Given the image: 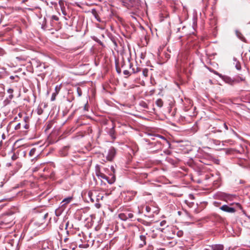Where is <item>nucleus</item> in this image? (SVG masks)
Wrapping results in <instances>:
<instances>
[{"mask_svg": "<svg viewBox=\"0 0 250 250\" xmlns=\"http://www.w3.org/2000/svg\"><path fill=\"white\" fill-rule=\"evenodd\" d=\"M96 175L98 177H100L106 180L109 183V182L108 181V178L104 173H102L99 171L96 172ZM110 184H111V183H110Z\"/></svg>", "mask_w": 250, "mask_h": 250, "instance_id": "13", "label": "nucleus"}, {"mask_svg": "<svg viewBox=\"0 0 250 250\" xmlns=\"http://www.w3.org/2000/svg\"><path fill=\"white\" fill-rule=\"evenodd\" d=\"M220 209L222 211L228 213H234L236 211L235 208L229 206L227 205H224L221 207Z\"/></svg>", "mask_w": 250, "mask_h": 250, "instance_id": "8", "label": "nucleus"}, {"mask_svg": "<svg viewBox=\"0 0 250 250\" xmlns=\"http://www.w3.org/2000/svg\"><path fill=\"white\" fill-rule=\"evenodd\" d=\"M55 93L58 94L60 90V85H56L55 88Z\"/></svg>", "mask_w": 250, "mask_h": 250, "instance_id": "21", "label": "nucleus"}, {"mask_svg": "<svg viewBox=\"0 0 250 250\" xmlns=\"http://www.w3.org/2000/svg\"><path fill=\"white\" fill-rule=\"evenodd\" d=\"M116 154V150L114 147H111L108 149L106 155V159L108 161H112L115 157Z\"/></svg>", "mask_w": 250, "mask_h": 250, "instance_id": "6", "label": "nucleus"}, {"mask_svg": "<svg viewBox=\"0 0 250 250\" xmlns=\"http://www.w3.org/2000/svg\"><path fill=\"white\" fill-rule=\"evenodd\" d=\"M67 239H68L67 238H65V239H64V242H67Z\"/></svg>", "mask_w": 250, "mask_h": 250, "instance_id": "50", "label": "nucleus"}, {"mask_svg": "<svg viewBox=\"0 0 250 250\" xmlns=\"http://www.w3.org/2000/svg\"><path fill=\"white\" fill-rule=\"evenodd\" d=\"M14 219V213L12 211L3 214L0 217V225L5 227H10L15 223Z\"/></svg>", "mask_w": 250, "mask_h": 250, "instance_id": "2", "label": "nucleus"}, {"mask_svg": "<svg viewBox=\"0 0 250 250\" xmlns=\"http://www.w3.org/2000/svg\"><path fill=\"white\" fill-rule=\"evenodd\" d=\"M223 126L226 130H228V129H229L228 126L225 123H224L223 124Z\"/></svg>", "mask_w": 250, "mask_h": 250, "instance_id": "36", "label": "nucleus"}, {"mask_svg": "<svg viewBox=\"0 0 250 250\" xmlns=\"http://www.w3.org/2000/svg\"><path fill=\"white\" fill-rule=\"evenodd\" d=\"M26 120H28V118L27 117H25L24 118L23 123L22 124L24 128L26 129L29 128V125L27 123Z\"/></svg>", "mask_w": 250, "mask_h": 250, "instance_id": "15", "label": "nucleus"}, {"mask_svg": "<svg viewBox=\"0 0 250 250\" xmlns=\"http://www.w3.org/2000/svg\"><path fill=\"white\" fill-rule=\"evenodd\" d=\"M7 92L9 94H13V90L11 88H9L7 90Z\"/></svg>", "mask_w": 250, "mask_h": 250, "instance_id": "32", "label": "nucleus"}, {"mask_svg": "<svg viewBox=\"0 0 250 250\" xmlns=\"http://www.w3.org/2000/svg\"><path fill=\"white\" fill-rule=\"evenodd\" d=\"M36 151H37L36 148H32L29 152V156L30 157H34L35 158L37 157L39 155V154L36 153Z\"/></svg>", "mask_w": 250, "mask_h": 250, "instance_id": "12", "label": "nucleus"}, {"mask_svg": "<svg viewBox=\"0 0 250 250\" xmlns=\"http://www.w3.org/2000/svg\"><path fill=\"white\" fill-rule=\"evenodd\" d=\"M71 200H72V197H68V198H66L64 199L62 202V203H63V204L62 205V206L64 205L65 204L70 203V201H71Z\"/></svg>", "mask_w": 250, "mask_h": 250, "instance_id": "17", "label": "nucleus"}, {"mask_svg": "<svg viewBox=\"0 0 250 250\" xmlns=\"http://www.w3.org/2000/svg\"><path fill=\"white\" fill-rule=\"evenodd\" d=\"M240 80L241 81H244V79H243V78H240Z\"/></svg>", "mask_w": 250, "mask_h": 250, "instance_id": "49", "label": "nucleus"}, {"mask_svg": "<svg viewBox=\"0 0 250 250\" xmlns=\"http://www.w3.org/2000/svg\"><path fill=\"white\" fill-rule=\"evenodd\" d=\"M146 234H141L139 236V239L138 240V243L140 248H142L146 244Z\"/></svg>", "mask_w": 250, "mask_h": 250, "instance_id": "7", "label": "nucleus"}, {"mask_svg": "<svg viewBox=\"0 0 250 250\" xmlns=\"http://www.w3.org/2000/svg\"><path fill=\"white\" fill-rule=\"evenodd\" d=\"M139 105L143 107V108H148V105L144 101H141L140 103H139Z\"/></svg>", "mask_w": 250, "mask_h": 250, "instance_id": "18", "label": "nucleus"}, {"mask_svg": "<svg viewBox=\"0 0 250 250\" xmlns=\"http://www.w3.org/2000/svg\"><path fill=\"white\" fill-rule=\"evenodd\" d=\"M84 109L85 110H87V108H86V104L85 105V106H84Z\"/></svg>", "mask_w": 250, "mask_h": 250, "instance_id": "46", "label": "nucleus"}, {"mask_svg": "<svg viewBox=\"0 0 250 250\" xmlns=\"http://www.w3.org/2000/svg\"><path fill=\"white\" fill-rule=\"evenodd\" d=\"M114 128L113 127L110 131V134L111 136H113V135L114 134Z\"/></svg>", "mask_w": 250, "mask_h": 250, "instance_id": "33", "label": "nucleus"}, {"mask_svg": "<svg viewBox=\"0 0 250 250\" xmlns=\"http://www.w3.org/2000/svg\"><path fill=\"white\" fill-rule=\"evenodd\" d=\"M105 194L106 196H107L110 194V193H105Z\"/></svg>", "mask_w": 250, "mask_h": 250, "instance_id": "47", "label": "nucleus"}, {"mask_svg": "<svg viewBox=\"0 0 250 250\" xmlns=\"http://www.w3.org/2000/svg\"><path fill=\"white\" fill-rule=\"evenodd\" d=\"M166 160L167 162H168L169 163H173V160L172 159H171L170 158H169V157H167L166 158Z\"/></svg>", "mask_w": 250, "mask_h": 250, "instance_id": "31", "label": "nucleus"}, {"mask_svg": "<svg viewBox=\"0 0 250 250\" xmlns=\"http://www.w3.org/2000/svg\"><path fill=\"white\" fill-rule=\"evenodd\" d=\"M13 98V94H9V98L11 100Z\"/></svg>", "mask_w": 250, "mask_h": 250, "instance_id": "44", "label": "nucleus"}, {"mask_svg": "<svg viewBox=\"0 0 250 250\" xmlns=\"http://www.w3.org/2000/svg\"><path fill=\"white\" fill-rule=\"evenodd\" d=\"M146 210L147 213H149L151 211V208L148 206L146 207Z\"/></svg>", "mask_w": 250, "mask_h": 250, "instance_id": "27", "label": "nucleus"}, {"mask_svg": "<svg viewBox=\"0 0 250 250\" xmlns=\"http://www.w3.org/2000/svg\"><path fill=\"white\" fill-rule=\"evenodd\" d=\"M166 221H162V222L160 223V225H161V226H164V225L166 224Z\"/></svg>", "mask_w": 250, "mask_h": 250, "instance_id": "39", "label": "nucleus"}, {"mask_svg": "<svg viewBox=\"0 0 250 250\" xmlns=\"http://www.w3.org/2000/svg\"><path fill=\"white\" fill-rule=\"evenodd\" d=\"M135 0H129V2H125L124 0L122 1V5L123 6L129 9L132 8L134 6V4L132 3V1H134Z\"/></svg>", "mask_w": 250, "mask_h": 250, "instance_id": "9", "label": "nucleus"}, {"mask_svg": "<svg viewBox=\"0 0 250 250\" xmlns=\"http://www.w3.org/2000/svg\"><path fill=\"white\" fill-rule=\"evenodd\" d=\"M185 202H186V203L188 205V207H189L190 208L192 207V206H193V204H194V203H193V202H188V201H187V200H186V201H185Z\"/></svg>", "mask_w": 250, "mask_h": 250, "instance_id": "22", "label": "nucleus"}, {"mask_svg": "<svg viewBox=\"0 0 250 250\" xmlns=\"http://www.w3.org/2000/svg\"><path fill=\"white\" fill-rule=\"evenodd\" d=\"M58 245L50 240H45L42 243V249L43 250H56Z\"/></svg>", "mask_w": 250, "mask_h": 250, "instance_id": "3", "label": "nucleus"}, {"mask_svg": "<svg viewBox=\"0 0 250 250\" xmlns=\"http://www.w3.org/2000/svg\"><path fill=\"white\" fill-rule=\"evenodd\" d=\"M156 105L159 107H162L163 105V102L162 101V99H158L156 101Z\"/></svg>", "mask_w": 250, "mask_h": 250, "instance_id": "16", "label": "nucleus"}, {"mask_svg": "<svg viewBox=\"0 0 250 250\" xmlns=\"http://www.w3.org/2000/svg\"><path fill=\"white\" fill-rule=\"evenodd\" d=\"M27 0H22V2L24 3V2H26Z\"/></svg>", "mask_w": 250, "mask_h": 250, "instance_id": "48", "label": "nucleus"}, {"mask_svg": "<svg viewBox=\"0 0 250 250\" xmlns=\"http://www.w3.org/2000/svg\"><path fill=\"white\" fill-rule=\"evenodd\" d=\"M117 72H118V73H120L119 70H117Z\"/></svg>", "mask_w": 250, "mask_h": 250, "instance_id": "54", "label": "nucleus"}, {"mask_svg": "<svg viewBox=\"0 0 250 250\" xmlns=\"http://www.w3.org/2000/svg\"><path fill=\"white\" fill-rule=\"evenodd\" d=\"M88 195L92 202H94L95 199H96L97 202H99L100 200H103L104 198V195L103 193L97 194L96 192L94 194L91 192H89Z\"/></svg>", "mask_w": 250, "mask_h": 250, "instance_id": "4", "label": "nucleus"}, {"mask_svg": "<svg viewBox=\"0 0 250 250\" xmlns=\"http://www.w3.org/2000/svg\"><path fill=\"white\" fill-rule=\"evenodd\" d=\"M224 197L225 200L226 201H228V200H231L233 196L227 194H225Z\"/></svg>", "mask_w": 250, "mask_h": 250, "instance_id": "19", "label": "nucleus"}, {"mask_svg": "<svg viewBox=\"0 0 250 250\" xmlns=\"http://www.w3.org/2000/svg\"><path fill=\"white\" fill-rule=\"evenodd\" d=\"M119 218L123 221H126L127 219H132L133 214L128 211H125L119 214Z\"/></svg>", "mask_w": 250, "mask_h": 250, "instance_id": "5", "label": "nucleus"}, {"mask_svg": "<svg viewBox=\"0 0 250 250\" xmlns=\"http://www.w3.org/2000/svg\"><path fill=\"white\" fill-rule=\"evenodd\" d=\"M235 66H236V68H237V69H238V70H240L241 69V66L239 64V65L236 64Z\"/></svg>", "mask_w": 250, "mask_h": 250, "instance_id": "40", "label": "nucleus"}, {"mask_svg": "<svg viewBox=\"0 0 250 250\" xmlns=\"http://www.w3.org/2000/svg\"><path fill=\"white\" fill-rule=\"evenodd\" d=\"M152 141L145 139L144 140L147 144V149L151 152L156 153L161 150L164 147L169 148L170 144L165 137L157 135L151 139Z\"/></svg>", "mask_w": 250, "mask_h": 250, "instance_id": "1", "label": "nucleus"}, {"mask_svg": "<svg viewBox=\"0 0 250 250\" xmlns=\"http://www.w3.org/2000/svg\"><path fill=\"white\" fill-rule=\"evenodd\" d=\"M94 16H95V18L96 19V20L98 21H99V22L101 21L100 18H99V16L97 14H95Z\"/></svg>", "mask_w": 250, "mask_h": 250, "instance_id": "29", "label": "nucleus"}, {"mask_svg": "<svg viewBox=\"0 0 250 250\" xmlns=\"http://www.w3.org/2000/svg\"><path fill=\"white\" fill-rule=\"evenodd\" d=\"M204 250H210L208 249L205 248V249H204Z\"/></svg>", "mask_w": 250, "mask_h": 250, "instance_id": "52", "label": "nucleus"}, {"mask_svg": "<svg viewBox=\"0 0 250 250\" xmlns=\"http://www.w3.org/2000/svg\"><path fill=\"white\" fill-rule=\"evenodd\" d=\"M62 250H67V249H62Z\"/></svg>", "mask_w": 250, "mask_h": 250, "instance_id": "55", "label": "nucleus"}, {"mask_svg": "<svg viewBox=\"0 0 250 250\" xmlns=\"http://www.w3.org/2000/svg\"><path fill=\"white\" fill-rule=\"evenodd\" d=\"M21 123H18L15 126V129L16 130H18L21 128Z\"/></svg>", "mask_w": 250, "mask_h": 250, "instance_id": "26", "label": "nucleus"}, {"mask_svg": "<svg viewBox=\"0 0 250 250\" xmlns=\"http://www.w3.org/2000/svg\"><path fill=\"white\" fill-rule=\"evenodd\" d=\"M214 133H216V132H221V130H220V129H218V130H215L214 131H212Z\"/></svg>", "mask_w": 250, "mask_h": 250, "instance_id": "42", "label": "nucleus"}, {"mask_svg": "<svg viewBox=\"0 0 250 250\" xmlns=\"http://www.w3.org/2000/svg\"><path fill=\"white\" fill-rule=\"evenodd\" d=\"M77 92L79 96H81L82 95V91L79 87L77 88Z\"/></svg>", "mask_w": 250, "mask_h": 250, "instance_id": "30", "label": "nucleus"}, {"mask_svg": "<svg viewBox=\"0 0 250 250\" xmlns=\"http://www.w3.org/2000/svg\"><path fill=\"white\" fill-rule=\"evenodd\" d=\"M222 79H223L226 83H229L232 84V83L233 82V81L228 77L223 76Z\"/></svg>", "mask_w": 250, "mask_h": 250, "instance_id": "14", "label": "nucleus"}, {"mask_svg": "<svg viewBox=\"0 0 250 250\" xmlns=\"http://www.w3.org/2000/svg\"><path fill=\"white\" fill-rule=\"evenodd\" d=\"M132 70L133 71V73H137V72H139V71H140V69L139 68H137L136 71H135L134 69H133Z\"/></svg>", "mask_w": 250, "mask_h": 250, "instance_id": "37", "label": "nucleus"}, {"mask_svg": "<svg viewBox=\"0 0 250 250\" xmlns=\"http://www.w3.org/2000/svg\"><path fill=\"white\" fill-rule=\"evenodd\" d=\"M164 152L167 155H169L171 153L170 150H165Z\"/></svg>", "mask_w": 250, "mask_h": 250, "instance_id": "35", "label": "nucleus"}, {"mask_svg": "<svg viewBox=\"0 0 250 250\" xmlns=\"http://www.w3.org/2000/svg\"><path fill=\"white\" fill-rule=\"evenodd\" d=\"M42 113H43V110L41 108L38 109L37 113L38 115H41Z\"/></svg>", "mask_w": 250, "mask_h": 250, "instance_id": "25", "label": "nucleus"}, {"mask_svg": "<svg viewBox=\"0 0 250 250\" xmlns=\"http://www.w3.org/2000/svg\"><path fill=\"white\" fill-rule=\"evenodd\" d=\"M56 215H57V216H59V215H60V214H58L57 213V211H56Z\"/></svg>", "mask_w": 250, "mask_h": 250, "instance_id": "51", "label": "nucleus"}, {"mask_svg": "<svg viewBox=\"0 0 250 250\" xmlns=\"http://www.w3.org/2000/svg\"><path fill=\"white\" fill-rule=\"evenodd\" d=\"M148 69L147 68H145L143 70V74L145 77H147L148 76Z\"/></svg>", "mask_w": 250, "mask_h": 250, "instance_id": "20", "label": "nucleus"}, {"mask_svg": "<svg viewBox=\"0 0 250 250\" xmlns=\"http://www.w3.org/2000/svg\"><path fill=\"white\" fill-rule=\"evenodd\" d=\"M51 20H54V21H58L59 20V17L57 16L53 15L51 17Z\"/></svg>", "mask_w": 250, "mask_h": 250, "instance_id": "23", "label": "nucleus"}, {"mask_svg": "<svg viewBox=\"0 0 250 250\" xmlns=\"http://www.w3.org/2000/svg\"><path fill=\"white\" fill-rule=\"evenodd\" d=\"M16 158H17V156H16L15 154H14V155L12 156V159L13 160H15L16 159Z\"/></svg>", "mask_w": 250, "mask_h": 250, "instance_id": "41", "label": "nucleus"}, {"mask_svg": "<svg viewBox=\"0 0 250 250\" xmlns=\"http://www.w3.org/2000/svg\"><path fill=\"white\" fill-rule=\"evenodd\" d=\"M189 197L191 200H193L194 199V197L193 195H192V194H189Z\"/></svg>", "mask_w": 250, "mask_h": 250, "instance_id": "38", "label": "nucleus"}, {"mask_svg": "<svg viewBox=\"0 0 250 250\" xmlns=\"http://www.w3.org/2000/svg\"><path fill=\"white\" fill-rule=\"evenodd\" d=\"M132 196H135L137 192L136 191H131V193H130Z\"/></svg>", "mask_w": 250, "mask_h": 250, "instance_id": "43", "label": "nucleus"}, {"mask_svg": "<svg viewBox=\"0 0 250 250\" xmlns=\"http://www.w3.org/2000/svg\"><path fill=\"white\" fill-rule=\"evenodd\" d=\"M57 94L55 93H53L52 95L51 100V101H54L55 100L56 96Z\"/></svg>", "mask_w": 250, "mask_h": 250, "instance_id": "24", "label": "nucleus"}, {"mask_svg": "<svg viewBox=\"0 0 250 250\" xmlns=\"http://www.w3.org/2000/svg\"><path fill=\"white\" fill-rule=\"evenodd\" d=\"M96 206L97 207V208H99L100 207V205L99 204H96Z\"/></svg>", "mask_w": 250, "mask_h": 250, "instance_id": "45", "label": "nucleus"}, {"mask_svg": "<svg viewBox=\"0 0 250 250\" xmlns=\"http://www.w3.org/2000/svg\"><path fill=\"white\" fill-rule=\"evenodd\" d=\"M213 73H214L215 74H216V75H217L219 76L220 78H222L223 77V76L222 74H221L219 73L218 72H217V71H213Z\"/></svg>", "mask_w": 250, "mask_h": 250, "instance_id": "28", "label": "nucleus"}, {"mask_svg": "<svg viewBox=\"0 0 250 250\" xmlns=\"http://www.w3.org/2000/svg\"><path fill=\"white\" fill-rule=\"evenodd\" d=\"M123 73H124V74L125 75H129V72L127 70H124Z\"/></svg>", "mask_w": 250, "mask_h": 250, "instance_id": "34", "label": "nucleus"}, {"mask_svg": "<svg viewBox=\"0 0 250 250\" xmlns=\"http://www.w3.org/2000/svg\"><path fill=\"white\" fill-rule=\"evenodd\" d=\"M212 249V250H223L224 246L223 245L221 244H216L210 246Z\"/></svg>", "mask_w": 250, "mask_h": 250, "instance_id": "11", "label": "nucleus"}, {"mask_svg": "<svg viewBox=\"0 0 250 250\" xmlns=\"http://www.w3.org/2000/svg\"><path fill=\"white\" fill-rule=\"evenodd\" d=\"M218 204V203L215 202L214 204Z\"/></svg>", "mask_w": 250, "mask_h": 250, "instance_id": "53", "label": "nucleus"}, {"mask_svg": "<svg viewBox=\"0 0 250 250\" xmlns=\"http://www.w3.org/2000/svg\"><path fill=\"white\" fill-rule=\"evenodd\" d=\"M235 34L237 38L243 42H247V41L242 34L237 30H235Z\"/></svg>", "mask_w": 250, "mask_h": 250, "instance_id": "10", "label": "nucleus"}]
</instances>
